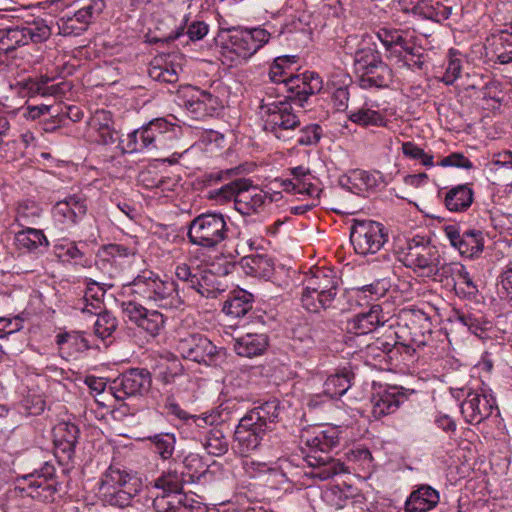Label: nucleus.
<instances>
[{"mask_svg": "<svg viewBox=\"0 0 512 512\" xmlns=\"http://www.w3.org/2000/svg\"><path fill=\"white\" fill-rule=\"evenodd\" d=\"M474 192L468 184L457 185L447 191L444 204L449 211H466L473 203Z\"/></svg>", "mask_w": 512, "mask_h": 512, "instance_id": "36", "label": "nucleus"}, {"mask_svg": "<svg viewBox=\"0 0 512 512\" xmlns=\"http://www.w3.org/2000/svg\"><path fill=\"white\" fill-rule=\"evenodd\" d=\"M80 430L70 422H61L54 428V444L56 455L63 454L64 459H71L78 443Z\"/></svg>", "mask_w": 512, "mask_h": 512, "instance_id": "27", "label": "nucleus"}, {"mask_svg": "<svg viewBox=\"0 0 512 512\" xmlns=\"http://www.w3.org/2000/svg\"><path fill=\"white\" fill-rule=\"evenodd\" d=\"M266 433L260 427L242 417L234 432L235 447L241 455L247 456L261 445Z\"/></svg>", "mask_w": 512, "mask_h": 512, "instance_id": "23", "label": "nucleus"}, {"mask_svg": "<svg viewBox=\"0 0 512 512\" xmlns=\"http://www.w3.org/2000/svg\"><path fill=\"white\" fill-rule=\"evenodd\" d=\"M85 293L83 298L85 301L93 300V301H103L104 295L107 291V288L112 287V285H107L105 283H99L92 279H85Z\"/></svg>", "mask_w": 512, "mask_h": 512, "instance_id": "64", "label": "nucleus"}, {"mask_svg": "<svg viewBox=\"0 0 512 512\" xmlns=\"http://www.w3.org/2000/svg\"><path fill=\"white\" fill-rule=\"evenodd\" d=\"M113 124L112 113L106 110H96L89 121L90 128L98 135L97 141L103 145L114 144L118 139Z\"/></svg>", "mask_w": 512, "mask_h": 512, "instance_id": "34", "label": "nucleus"}, {"mask_svg": "<svg viewBox=\"0 0 512 512\" xmlns=\"http://www.w3.org/2000/svg\"><path fill=\"white\" fill-rule=\"evenodd\" d=\"M87 213L86 198L80 194L67 196L57 201L52 208V215L55 221L66 226H72L83 219Z\"/></svg>", "mask_w": 512, "mask_h": 512, "instance_id": "22", "label": "nucleus"}, {"mask_svg": "<svg viewBox=\"0 0 512 512\" xmlns=\"http://www.w3.org/2000/svg\"><path fill=\"white\" fill-rule=\"evenodd\" d=\"M350 240L359 255L376 254L388 241L383 224L372 220H354L350 228Z\"/></svg>", "mask_w": 512, "mask_h": 512, "instance_id": "9", "label": "nucleus"}, {"mask_svg": "<svg viewBox=\"0 0 512 512\" xmlns=\"http://www.w3.org/2000/svg\"><path fill=\"white\" fill-rule=\"evenodd\" d=\"M246 273L254 277L269 278L273 274L274 264L267 255L253 254L242 259Z\"/></svg>", "mask_w": 512, "mask_h": 512, "instance_id": "40", "label": "nucleus"}, {"mask_svg": "<svg viewBox=\"0 0 512 512\" xmlns=\"http://www.w3.org/2000/svg\"><path fill=\"white\" fill-rule=\"evenodd\" d=\"M388 289V282L384 279H378L371 284L354 288V293L357 300H365L369 303L385 296Z\"/></svg>", "mask_w": 512, "mask_h": 512, "instance_id": "49", "label": "nucleus"}, {"mask_svg": "<svg viewBox=\"0 0 512 512\" xmlns=\"http://www.w3.org/2000/svg\"><path fill=\"white\" fill-rule=\"evenodd\" d=\"M499 413L492 391L487 388L469 389L461 403V414L471 425H478L488 419L493 412Z\"/></svg>", "mask_w": 512, "mask_h": 512, "instance_id": "13", "label": "nucleus"}, {"mask_svg": "<svg viewBox=\"0 0 512 512\" xmlns=\"http://www.w3.org/2000/svg\"><path fill=\"white\" fill-rule=\"evenodd\" d=\"M393 81V71L385 63H377L359 73V86L363 89L387 88Z\"/></svg>", "mask_w": 512, "mask_h": 512, "instance_id": "30", "label": "nucleus"}, {"mask_svg": "<svg viewBox=\"0 0 512 512\" xmlns=\"http://www.w3.org/2000/svg\"><path fill=\"white\" fill-rule=\"evenodd\" d=\"M149 75L152 79L163 83H176L178 81V72L173 65L164 66L153 65L149 69Z\"/></svg>", "mask_w": 512, "mask_h": 512, "instance_id": "63", "label": "nucleus"}, {"mask_svg": "<svg viewBox=\"0 0 512 512\" xmlns=\"http://www.w3.org/2000/svg\"><path fill=\"white\" fill-rule=\"evenodd\" d=\"M280 410L279 401L274 399L254 407L243 417L265 432H269L272 431L274 425L278 422Z\"/></svg>", "mask_w": 512, "mask_h": 512, "instance_id": "28", "label": "nucleus"}, {"mask_svg": "<svg viewBox=\"0 0 512 512\" xmlns=\"http://www.w3.org/2000/svg\"><path fill=\"white\" fill-rule=\"evenodd\" d=\"M200 268L195 267L192 268L186 263H179L175 267V276L179 281H182L187 284L188 288L195 291L196 284H199L198 276H199Z\"/></svg>", "mask_w": 512, "mask_h": 512, "instance_id": "62", "label": "nucleus"}, {"mask_svg": "<svg viewBox=\"0 0 512 512\" xmlns=\"http://www.w3.org/2000/svg\"><path fill=\"white\" fill-rule=\"evenodd\" d=\"M289 62L288 56L277 57L269 69V78L273 83L283 84V88L289 93L286 98L304 107L310 96L322 90L323 81L317 73L311 71L285 77L284 66Z\"/></svg>", "mask_w": 512, "mask_h": 512, "instance_id": "4", "label": "nucleus"}, {"mask_svg": "<svg viewBox=\"0 0 512 512\" xmlns=\"http://www.w3.org/2000/svg\"><path fill=\"white\" fill-rule=\"evenodd\" d=\"M91 23L77 10L73 15H65L59 18L57 25L59 34L63 36H80L87 31Z\"/></svg>", "mask_w": 512, "mask_h": 512, "instance_id": "39", "label": "nucleus"}, {"mask_svg": "<svg viewBox=\"0 0 512 512\" xmlns=\"http://www.w3.org/2000/svg\"><path fill=\"white\" fill-rule=\"evenodd\" d=\"M146 439L154 445V451L162 460L172 458L176 444V437L173 433L154 434Z\"/></svg>", "mask_w": 512, "mask_h": 512, "instance_id": "48", "label": "nucleus"}, {"mask_svg": "<svg viewBox=\"0 0 512 512\" xmlns=\"http://www.w3.org/2000/svg\"><path fill=\"white\" fill-rule=\"evenodd\" d=\"M254 296L245 290L234 291L224 302L222 311L232 317H243L253 307Z\"/></svg>", "mask_w": 512, "mask_h": 512, "instance_id": "37", "label": "nucleus"}, {"mask_svg": "<svg viewBox=\"0 0 512 512\" xmlns=\"http://www.w3.org/2000/svg\"><path fill=\"white\" fill-rule=\"evenodd\" d=\"M346 457L350 463L354 464L358 469L364 472L370 473L374 468L372 454L363 446H357L350 449L346 453Z\"/></svg>", "mask_w": 512, "mask_h": 512, "instance_id": "53", "label": "nucleus"}, {"mask_svg": "<svg viewBox=\"0 0 512 512\" xmlns=\"http://www.w3.org/2000/svg\"><path fill=\"white\" fill-rule=\"evenodd\" d=\"M438 272L437 275L433 276L434 280L444 281L447 280V284L454 285L457 281L458 277L461 276L462 272L466 269L465 266L459 262H450L438 264Z\"/></svg>", "mask_w": 512, "mask_h": 512, "instance_id": "59", "label": "nucleus"}, {"mask_svg": "<svg viewBox=\"0 0 512 512\" xmlns=\"http://www.w3.org/2000/svg\"><path fill=\"white\" fill-rule=\"evenodd\" d=\"M441 256L435 246L420 242L410 243L400 261L418 276L433 278L437 275Z\"/></svg>", "mask_w": 512, "mask_h": 512, "instance_id": "12", "label": "nucleus"}, {"mask_svg": "<svg viewBox=\"0 0 512 512\" xmlns=\"http://www.w3.org/2000/svg\"><path fill=\"white\" fill-rule=\"evenodd\" d=\"M444 233L450 244L459 251L461 256L477 258L484 250V237L480 230L467 229L461 231L456 225H447Z\"/></svg>", "mask_w": 512, "mask_h": 512, "instance_id": "17", "label": "nucleus"}, {"mask_svg": "<svg viewBox=\"0 0 512 512\" xmlns=\"http://www.w3.org/2000/svg\"><path fill=\"white\" fill-rule=\"evenodd\" d=\"M386 322L382 307L374 304L366 312H361L353 316L346 323L348 333L355 335H365L375 331L379 326Z\"/></svg>", "mask_w": 512, "mask_h": 512, "instance_id": "25", "label": "nucleus"}, {"mask_svg": "<svg viewBox=\"0 0 512 512\" xmlns=\"http://www.w3.org/2000/svg\"><path fill=\"white\" fill-rule=\"evenodd\" d=\"M281 197L280 192L268 195L267 192L252 186L249 180L241 186L235 199V209L242 215H252L264 210L267 203L277 201Z\"/></svg>", "mask_w": 512, "mask_h": 512, "instance_id": "19", "label": "nucleus"}, {"mask_svg": "<svg viewBox=\"0 0 512 512\" xmlns=\"http://www.w3.org/2000/svg\"><path fill=\"white\" fill-rule=\"evenodd\" d=\"M230 264L225 265L223 269H218L216 272L213 269H200L198 281L195 291L205 298H216L225 289L220 280V276H225L229 273Z\"/></svg>", "mask_w": 512, "mask_h": 512, "instance_id": "29", "label": "nucleus"}, {"mask_svg": "<svg viewBox=\"0 0 512 512\" xmlns=\"http://www.w3.org/2000/svg\"><path fill=\"white\" fill-rule=\"evenodd\" d=\"M56 343L60 349L66 345L72 352H82L89 349L88 341L80 332H65L56 336Z\"/></svg>", "mask_w": 512, "mask_h": 512, "instance_id": "52", "label": "nucleus"}, {"mask_svg": "<svg viewBox=\"0 0 512 512\" xmlns=\"http://www.w3.org/2000/svg\"><path fill=\"white\" fill-rule=\"evenodd\" d=\"M177 350L183 358L206 365L213 364L218 356L217 347L201 334H191L181 339Z\"/></svg>", "mask_w": 512, "mask_h": 512, "instance_id": "16", "label": "nucleus"}, {"mask_svg": "<svg viewBox=\"0 0 512 512\" xmlns=\"http://www.w3.org/2000/svg\"><path fill=\"white\" fill-rule=\"evenodd\" d=\"M220 414L211 411L203 413L202 415H191L188 423L186 424L188 427L196 428L201 430H206L209 427H216L221 422Z\"/></svg>", "mask_w": 512, "mask_h": 512, "instance_id": "61", "label": "nucleus"}, {"mask_svg": "<svg viewBox=\"0 0 512 512\" xmlns=\"http://www.w3.org/2000/svg\"><path fill=\"white\" fill-rule=\"evenodd\" d=\"M118 326L116 317L109 311H104L97 316L94 323V333L102 340L109 338L115 332Z\"/></svg>", "mask_w": 512, "mask_h": 512, "instance_id": "54", "label": "nucleus"}, {"mask_svg": "<svg viewBox=\"0 0 512 512\" xmlns=\"http://www.w3.org/2000/svg\"><path fill=\"white\" fill-rule=\"evenodd\" d=\"M206 451L214 456H221L228 451V441L217 427L209 429L201 440Z\"/></svg>", "mask_w": 512, "mask_h": 512, "instance_id": "46", "label": "nucleus"}, {"mask_svg": "<svg viewBox=\"0 0 512 512\" xmlns=\"http://www.w3.org/2000/svg\"><path fill=\"white\" fill-rule=\"evenodd\" d=\"M42 208L33 200H23L18 203L16 219L21 226L32 224L41 216Z\"/></svg>", "mask_w": 512, "mask_h": 512, "instance_id": "51", "label": "nucleus"}, {"mask_svg": "<svg viewBox=\"0 0 512 512\" xmlns=\"http://www.w3.org/2000/svg\"><path fill=\"white\" fill-rule=\"evenodd\" d=\"M343 187L355 194L375 191L383 183V175L379 171L353 169L341 178Z\"/></svg>", "mask_w": 512, "mask_h": 512, "instance_id": "24", "label": "nucleus"}, {"mask_svg": "<svg viewBox=\"0 0 512 512\" xmlns=\"http://www.w3.org/2000/svg\"><path fill=\"white\" fill-rule=\"evenodd\" d=\"M495 52L501 64L512 62V26L499 33Z\"/></svg>", "mask_w": 512, "mask_h": 512, "instance_id": "56", "label": "nucleus"}, {"mask_svg": "<svg viewBox=\"0 0 512 512\" xmlns=\"http://www.w3.org/2000/svg\"><path fill=\"white\" fill-rule=\"evenodd\" d=\"M453 288L456 294L463 298L472 299L475 298L478 294V286L470 276V273L467 271V269H465L461 276L458 277L457 281L453 285Z\"/></svg>", "mask_w": 512, "mask_h": 512, "instance_id": "58", "label": "nucleus"}, {"mask_svg": "<svg viewBox=\"0 0 512 512\" xmlns=\"http://www.w3.org/2000/svg\"><path fill=\"white\" fill-rule=\"evenodd\" d=\"M377 37L389 53V57H393L396 52L408 41L407 32L399 29L380 28Z\"/></svg>", "mask_w": 512, "mask_h": 512, "instance_id": "43", "label": "nucleus"}, {"mask_svg": "<svg viewBox=\"0 0 512 512\" xmlns=\"http://www.w3.org/2000/svg\"><path fill=\"white\" fill-rule=\"evenodd\" d=\"M137 480L131 477L128 473L121 471L118 468L110 466L101 476L98 482V496L102 495L113 488H119L122 483L127 484Z\"/></svg>", "mask_w": 512, "mask_h": 512, "instance_id": "42", "label": "nucleus"}, {"mask_svg": "<svg viewBox=\"0 0 512 512\" xmlns=\"http://www.w3.org/2000/svg\"><path fill=\"white\" fill-rule=\"evenodd\" d=\"M262 118L263 128L273 134L277 139L289 141L294 138L296 128L300 126V120L294 113L290 102L268 104L264 106Z\"/></svg>", "mask_w": 512, "mask_h": 512, "instance_id": "10", "label": "nucleus"}, {"mask_svg": "<svg viewBox=\"0 0 512 512\" xmlns=\"http://www.w3.org/2000/svg\"><path fill=\"white\" fill-rule=\"evenodd\" d=\"M18 243L28 250H36L40 246H48V240L42 230L26 228L17 233Z\"/></svg>", "mask_w": 512, "mask_h": 512, "instance_id": "50", "label": "nucleus"}, {"mask_svg": "<svg viewBox=\"0 0 512 512\" xmlns=\"http://www.w3.org/2000/svg\"><path fill=\"white\" fill-rule=\"evenodd\" d=\"M244 184L245 179L231 181L230 183L225 184L220 188L211 190L209 192V197L222 204L230 200H233L235 202V199L237 198V195L240 192V188Z\"/></svg>", "mask_w": 512, "mask_h": 512, "instance_id": "55", "label": "nucleus"}, {"mask_svg": "<svg viewBox=\"0 0 512 512\" xmlns=\"http://www.w3.org/2000/svg\"><path fill=\"white\" fill-rule=\"evenodd\" d=\"M381 62H383L381 54L374 45L363 44L355 51L354 64L358 74Z\"/></svg>", "mask_w": 512, "mask_h": 512, "instance_id": "44", "label": "nucleus"}, {"mask_svg": "<svg viewBox=\"0 0 512 512\" xmlns=\"http://www.w3.org/2000/svg\"><path fill=\"white\" fill-rule=\"evenodd\" d=\"M130 294L155 303L164 309H178L184 305L178 284L173 280H162L152 271H143L129 285Z\"/></svg>", "mask_w": 512, "mask_h": 512, "instance_id": "3", "label": "nucleus"}, {"mask_svg": "<svg viewBox=\"0 0 512 512\" xmlns=\"http://www.w3.org/2000/svg\"><path fill=\"white\" fill-rule=\"evenodd\" d=\"M440 501L439 492L430 485L422 484L413 490L405 501V512H428Z\"/></svg>", "mask_w": 512, "mask_h": 512, "instance_id": "26", "label": "nucleus"}, {"mask_svg": "<svg viewBox=\"0 0 512 512\" xmlns=\"http://www.w3.org/2000/svg\"><path fill=\"white\" fill-rule=\"evenodd\" d=\"M187 113L195 120L213 117L221 109V101L211 92L192 87L183 104Z\"/></svg>", "mask_w": 512, "mask_h": 512, "instance_id": "20", "label": "nucleus"}, {"mask_svg": "<svg viewBox=\"0 0 512 512\" xmlns=\"http://www.w3.org/2000/svg\"><path fill=\"white\" fill-rule=\"evenodd\" d=\"M402 153L405 157L419 160L420 163L427 168H431L435 165L433 155L425 152L414 142H404L402 144Z\"/></svg>", "mask_w": 512, "mask_h": 512, "instance_id": "60", "label": "nucleus"}, {"mask_svg": "<svg viewBox=\"0 0 512 512\" xmlns=\"http://www.w3.org/2000/svg\"><path fill=\"white\" fill-rule=\"evenodd\" d=\"M352 374L344 371L330 375L323 384L322 395H314L310 401V407H316L319 404L318 399L325 396L328 399H338L344 395L351 386Z\"/></svg>", "mask_w": 512, "mask_h": 512, "instance_id": "31", "label": "nucleus"}, {"mask_svg": "<svg viewBox=\"0 0 512 512\" xmlns=\"http://www.w3.org/2000/svg\"><path fill=\"white\" fill-rule=\"evenodd\" d=\"M175 127L164 118L153 119L127 135L126 141H123V151L137 153L156 149L161 137L166 133L174 132Z\"/></svg>", "mask_w": 512, "mask_h": 512, "instance_id": "11", "label": "nucleus"}, {"mask_svg": "<svg viewBox=\"0 0 512 512\" xmlns=\"http://www.w3.org/2000/svg\"><path fill=\"white\" fill-rule=\"evenodd\" d=\"M218 37L222 56L237 65L248 61L266 45L271 33L262 26L231 27L221 30Z\"/></svg>", "mask_w": 512, "mask_h": 512, "instance_id": "2", "label": "nucleus"}, {"mask_svg": "<svg viewBox=\"0 0 512 512\" xmlns=\"http://www.w3.org/2000/svg\"><path fill=\"white\" fill-rule=\"evenodd\" d=\"M51 36V28L44 20H37L28 26L0 29V57L17 48L32 43H42Z\"/></svg>", "mask_w": 512, "mask_h": 512, "instance_id": "8", "label": "nucleus"}, {"mask_svg": "<svg viewBox=\"0 0 512 512\" xmlns=\"http://www.w3.org/2000/svg\"><path fill=\"white\" fill-rule=\"evenodd\" d=\"M323 136V129L318 124H310L300 129L296 136V145H317Z\"/></svg>", "mask_w": 512, "mask_h": 512, "instance_id": "57", "label": "nucleus"}, {"mask_svg": "<svg viewBox=\"0 0 512 512\" xmlns=\"http://www.w3.org/2000/svg\"><path fill=\"white\" fill-rule=\"evenodd\" d=\"M151 382V374L147 369L132 368L115 378L109 390L117 400H124L147 393Z\"/></svg>", "mask_w": 512, "mask_h": 512, "instance_id": "14", "label": "nucleus"}, {"mask_svg": "<svg viewBox=\"0 0 512 512\" xmlns=\"http://www.w3.org/2000/svg\"><path fill=\"white\" fill-rule=\"evenodd\" d=\"M152 507L155 512H204L205 505L194 494L152 493Z\"/></svg>", "mask_w": 512, "mask_h": 512, "instance_id": "18", "label": "nucleus"}, {"mask_svg": "<svg viewBox=\"0 0 512 512\" xmlns=\"http://www.w3.org/2000/svg\"><path fill=\"white\" fill-rule=\"evenodd\" d=\"M268 336L264 333H246L234 339L233 348L237 355L252 358L265 352Z\"/></svg>", "mask_w": 512, "mask_h": 512, "instance_id": "33", "label": "nucleus"}, {"mask_svg": "<svg viewBox=\"0 0 512 512\" xmlns=\"http://www.w3.org/2000/svg\"><path fill=\"white\" fill-rule=\"evenodd\" d=\"M140 490L141 482L137 479L127 484L122 483L121 487L113 488L98 497L104 505L124 508L131 504L132 499L139 494Z\"/></svg>", "mask_w": 512, "mask_h": 512, "instance_id": "32", "label": "nucleus"}, {"mask_svg": "<svg viewBox=\"0 0 512 512\" xmlns=\"http://www.w3.org/2000/svg\"><path fill=\"white\" fill-rule=\"evenodd\" d=\"M398 344L402 346L406 353L412 354L417 348L426 344L425 335L420 331L418 324L415 321L411 325H399L398 330L395 331Z\"/></svg>", "mask_w": 512, "mask_h": 512, "instance_id": "35", "label": "nucleus"}, {"mask_svg": "<svg viewBox=\"0 0 512 512\" xmlns=\"http://www.w3.org/2000/svg\"><path fill=\"white\" fill-rule=\"evenodd\" d=\"M120 308L129 321L152 337L159 335L164 328L166 321L164 315L157 310L147 309L136 299L122 301Z\"/></svg>", "mask_w": 512, "mask_h": 512, "instance_id": "15", "label": "nucleus"}, {"mask_svg": "<svg viewBox=\"0 0 512 512\" xmlns=\"http://www.w3.org/2000/svg\"><path fill=\"white\" fill-rule=\"evenodd\" d=\"M398 51L393 57L397 58L402 66L412 70L423 68L425 59L422 47L416 46L408 40Z\"/></svg>", "mask_w": 512, "mask_h": 512, "instance_id": "41", "label": "nucleus"}, {"mask_svg": "<svg viewBox=\"0 0 512 512\" xmlns=\"http://www.w3.org/2000/svg\"><path fill=\"white\" fill-rule=\"evenodd\" d=\"M414 390H407L403 387L392 386L378 392L371 398L372 413L375 418H381L394 413L400 405L408 400Z\"/></svg>", "mask_w": 512, "mask_h": 512, "instance_id": "21", "label": "nucleus"}, {"mask_svg": "<svg viewBox=\"0 0 512 512\" xmlns=\"http://www.w3.org/2000/svg\"><path fill=\"white\" fill-rule=\"evenodd\" d=\"M183 473L176 470H167L156 478L152 483V493H180L183 492L184 487Z\"/></svg>", "mask_w": 512, "mask_h": 512, "instance_id": "38", "label": "nucleus"}, {"mask_svg": "<svg viewBox=\"0 0 512 512\" xmlns=\"http://www.w3.org/2000/svg\"><path fill=\"white\" fill-rule=\"evenodd\" d=\"M349 120L363 127L385 126L386 119L382 113L368 107H361L349 115Z\"/></svg>", "mask_w": 512, "mask_h": 512, "instance_id": "47", "label": "nucleus"}, {"mask_svg": "<svg viewBox=\"0 0 512 512\" xmlns=\"http://www.w3.org/2000/svg\"><path fill=\"white\" fill-rule=\"evenodd\" d=\"M228 233L229 228L223 214L206 212L190 221L187 237L193 245L214 249L228 238Z\"/></svg>", "mask_w": 512, "mask_h": 512, "instance_id": "6", "label": "nucleus"}, {"mask_svg": "<svg viewBox=\"0 0 512 512\" xmlns=\"http://www.w3.org/2000/svg\"><path fill=\"white\" fill-rule=\"evenodd\" d=\"M55 474L54 465L49 462L44 463L41 468L23 476L27 486L21 488V492L43 503L55 502L61 489V484Z\"/></svg>", "mask_w": 512, "mask_h": 512, "instance_id": "7", "label": "nucleus"}, {"mask_svg": "<svg viewBox=\"0 0 512 512\" xmlns=\"http://www.w3.org/2000/svg\"><path fill=\"white\" fill-rule=\"evenodd\" d=\"M339 288V278L328 268H317L305 280L301 295L302 306L317 313L333 307Z\"/></svg>", "mask_w": 512, "mask_h": 512, "instance_id": "5", "label": "nucleus"}, {"mask_svg": "<svg viewBox=\"0 0 512 512\" xmlns=\"http://www.w3.org/2000/svg\"><path fill=\"white\" fill-rule=\"evenodd\" d=\"M301 442L310 448V452L304 458L307 463V469L303 473L304 479L316 483L349 472L344 463L329 454L330 450L339 444L337 429L329 427L304 431Z\"/></svg>", "mask_w": 512, "mask_h": 512, "instance_id": "1", "label": "nucleus"}, {"mask_svg": "<svg viewBox=\"0 0 512 512\" xmlns=\"http://www.w3.org/2000/svg\"><path fill=\"white\" fill-rule=\"evenodd\" d=\"M290 175H292V180L298 188L299 194H306L309 196H314L315 194L319 195L318 188L310 181L312 178L311 171L308 167L304 165H299L293 168L288 169Z\"/></svg>", "mask_w": 512, "mask_h": 512, "instance_id": "45", "label": "nucleus"}]
</instances>
